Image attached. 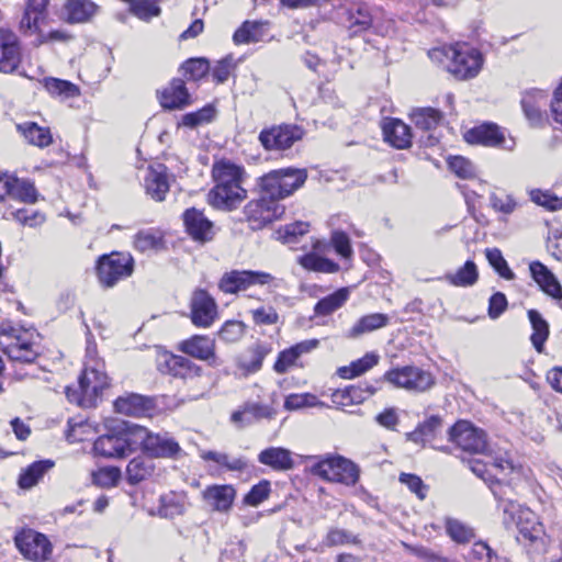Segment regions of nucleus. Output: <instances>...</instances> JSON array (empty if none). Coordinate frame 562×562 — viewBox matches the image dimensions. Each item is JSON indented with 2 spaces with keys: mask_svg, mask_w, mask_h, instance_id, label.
Segmentation results:
<instances>
[{
  "mask_svg": "<svg viewBox=\"0 0 562 562\" xmlns=\"http://www.w3.org/2000/svg\"><path fill=\"white\" fill-rule=\"evenodd\" d=\"M449 437L463 451L488 457L491 459L488 464L495 470V474L507 475L513 472L514 464L508 454L495 452L487 443L485 431L471 423L467 420L456 423L449 431Z\"/></svg>",
  "mask_w": 562,
  "mask_h": 562,
  "instance_id": "1",
  "label": "nucleus"
},
{
  "mask_svg": "<svg viewBox=\"0 0 562 562\" xmlns=\"http://www.w3.org/2000/svg\"><path fill=\"white\" fill-rule=\"evenodd\" d=\"M492 492L498 499V506L503 510L504 525L507 528L516 526L521 536L526 539H538L542 528L541 525L537 521L536 515L530 509L522 507L516 502L504 498L505 493L502 491L499 483H497L495 486H492Z\"/></svg>",
  "mask_w": 562,
  "mask_h": 562,
  "instance_id": "2",
  "label": "nucleus"
},
{
  "mask_svg": "<svg viewBox=\"0 0 562 562\" xmlns=\"http://www.w3.org/2000/svg\"><path fill=\"white\" fill-rule=\"evenodd\" d=\"M103 369L93 367L91 363L86 364L79 378L78 387H66L68 401L86 408L95 406L102 391L109 386Z\"/></svg>",
  "mask_w": 562,
  "mask_h": 562,
  "instance_id": "3",
  "label": "nucleus"
},
{
  "mask_svg": "<svg viewBox=\"0 0 562 562\" xmlns=\"http://www.w3.org/2000/svg\"><path fill=\"white\" fill-rule=\"evenodd\" d=\"M33 337L32 331L15 327L10 322L0 324V348L12 361L30 363L37 358Z\"/></svg>",
  "mask_w": 562,
  "mask_h": 562,
  "instance_id": "4",
  "label": "nucleus"
},
{
  "mask_svg": "<svg viewBox=\"0 0 562 562\" xmlns=\"http://www.w3.org/2000/svg\"><path fill=\"white\" fill-rule=\"evenodd\" d=\"M313 463L310 472L325 481L355 485L359 480V469L350 460L341 456L308 457Z\"/></svg>",
  "mask_w": 562,
  "mask_h": 562,
  "instance_id": "5",
  "label": "nucleus"
},
{
  "mask_svg": "<svg viewBox=\"0 0 562 562\" xmlns=\"http://www.w3.org/2000/svg\"><path fill=\"white\" fill-rule=\"evenodd\" d=\"M134 427L135 424L122 423L109 434L98 437L93 443L95 454L108 459H121L132 453L136 449Z\"/></svg>",
  "mask_w": 562,
  "mask_h": 562,
  "instance_id": "6",
  "label": "nucleus"
},
{
  "mask_svg": "<svg viewBox=\"0 0 562 562\" xmlns=\"http://www.w3.org/2000/svg\"><path fill=\"white\" fill-rule=\"evenodd\" d=\"M282 282V279L265 271L232 270L223 274L218 282V289L228 294L246 291L251 286H268L272 291L280 288Z\"/></svg>",
  "mask_w": 562,
  "mask_h": 562,
  "instance_id": "7",
  "label": "nucleus"
},
{
  "mask_svg": "<svg viewBox=\"0 0 562 562\" xmlns=\"http://www.w3.org/2000/svg\"><path fill=\"white\" fill-rule=\"evenodd\" d=\"M307 179L305 169L282 168L272 170L260 178V188L269 196H274L279 201L291 195L301 188Z\"/></svg>",
  "mask_w": 562,
  "mask_h": 562,
  "instance_id": "8",
  "label": "nucleus"
},
{
  "mask_svg": "<svg viewBox=\"0 0 562 562\" xmlns=\"http://www.w3.org/2000/svg\"><path fill=\"white\" fill-rule=\"evenodd\" d=\"M134 434L136 449L140 448L149 457L176 459L181 452L179 443L167 432L155 434L135 424Z\"/></svg>",
  "mask_w": 562,
  "mask_h": 562,
  "instance_id": "9",
  "label": "nucleus"
},
{
  "mask_svg": "<svg viewBox=\"0 0 562 562\" xmlns=\"http://www.w3.org/2000/svg\"><path fill=\"white\" fill-rule=\"evenodd\" d=\"M484 64L481 52L470 45L456 44L451 52V60L447 64V70L457 79L468 80L475 78Z\"/></svg>",
  "mask_w": 562,
  "mask_h": 562,
  "instance_id": "10",
  "label": "nucleus"
},
{
  "mask_svg": "<svg viewBox=\"0 0 562 562\" xmlns=\"http://www.w3.org/2000/svg\"><path fill=\"white\" fill-rule=\"evenodd\" d=\"M384 380L395 387L416 393L425 392L435 384V379L429 371L415 366L389 370L384 374Z\"/></svg>",
  "mask_w": 562,
  "mask_h": 562,
  "instance_id": "11",
  "label": "nucleus"
},
{
  "mask_svg": "<svg viewBox=\"0 0 562 562\" xmlns=\"http://www.w3.org/2000/svg\"><path fill=\"white\" fill-rule=\"evenodd\" d=\"M245 215L252 229H260L267 224L280 218L284 213V206L274 196H269L260 188V196L251 200L245 206Z\"/></svg>",
  "mask_w": 562,
  "mask_h": 562,
  "instance_id": "12",
  "label": "nucleus"
},
{
  "mask_svg": "<svg viewBox=\"0 0 562 562\" xmlns=\"http://www.w3.org/2000/svg\"><path fill=\"white\" fill-rule=\"evenodd\" d=\"M97 269L100 282L111 288L133 273L134 259L130 254L112 252L99 259Z\"/></svg>",
  "mask_w": 562,
  "mask_h": 562,
  "instance_id": "13",
  "label": "nucleus"
},
{
  "mask_svg": "<svg viewBox=\"0 0 562 562\" xmlns=\"http://www.w3.org/2000/svg\"><path fill=\"white\" fill-rule=\"evenodd\" d=\"M15 546L21 554L33 562H46L53 554V544L49 539L33 529H23L14 538Z\"/></svg>",
  "mask_w": 562,
  "mask_h": 562,
  "instance_id": "14",
  "label": "nucleus"
},
{
  "mask_svg": "<svg viewBox=\"0 0 562 562\" xmlns=\"http://www.w3.org/2000/svg\"><path fill=\"white\" fill-rule=\"evenodd\" d=\"M303 136L297 125L281 124L265 128L259 134V142L266 150H283L290 148Z\"/></svg>",
  "mask_w": 562,
  "mask_h": 562,
  "instance_id": "15",
  "label": "nucleus"
},
{
  "mask_svg": "<svg viewBox=\"0 0 562 562\" xmlns=\"http://www.w3.org/2000/svg\"><path fill=\"white\" fill-rule=\"evenodd\" d=\"M191 322L196 327L207 328L217 318L215 300L205 290H195L190 302Z\"/></svg>",
  "mask_w": 562,
  "mask_h": 562,
  "instance_id": "16",
  "label": "nucleus"
},
{
  "mask_svg": "<svg viewBox=\"0 0 562 562\" xmlns=\"http://www.w3.org/2000/svg\"><path fill=\"white\" fill-rule=\"evenodd\" d=\"M548 100V92L541 89L531 88L522 92L521 109L531 126H541L546 122Z\"/></svg>",
  "mask_w": 562,
  "mask_h": 562,
  "instance_id": "17",
  "label": "nucleus"
},
{
  "mask_svg": "<svg viewBox=\"0 0 562 562\" xmlns=\"http://www.w3.org/2000/svg\"><path fill=\"white\" fill-rule=\"evenodd\" d=\"M21 59L22 48L18 35L11 30L0 29V72H13Z\"/></svg>",
  "mask_w": 562,
  "mask_h": 562,
  "instance_id": "18",
  "label": "nucleus"
},
{
  "mask_svg": "<svg viewBox=\"0 0 562 562\" xmlns=\"http://www.w3.org/2000/svg\"><path fill=\"white\" fill-rule=\"evenodd\" d=\"M465 140L471 144H481L491 147H502L506 150H513L514 139L506 142L504 134L495 124H482L467 132Z\"/></svg>",
  "mask_w": 562,
  "mask_h": 562,
  "instance_id": "19",
  "label": "nucleus"
},
{
  "mask_svg": "<svg viewBox=\"0 0 562 562\" xmlns=\"http://www.w3.org/2000/svg\"><path fill=\"white\" fill-rule=\"evenodd\" d=\"M49 0H27L24 13L20 21V32L24 36L41 33V26L47 21V4Z\"/></svg>",
  "mask_w": 562,
  "mask_h": 562,
  "instance_id": "20",
  "label": "nucleus"
},
{
  "mask_svg": "<svg viewBox=\"0 0 562 562\" xmlns=\"http://www.w3.org/2000/svg\"><path fill=\"white\" fill-rule=\"evenodd\" d=\"M144 187L147 195L153 200L157 202L164 201L170 189L167 168L161 164L150 166L144 178Z\"/></svg>",
  "mask_w": 562,
  "mask_h": 562,
  "instance_id": "21",
  "label": "nucleus"
},
{
  "mask_svg": "<svg viewBox=\"0 0 562 562\" xmlns=\"http://www.w3.org/2000/svg\"><path fill=\"white\" fill-rule=\"evenodd\" d=\"M247 198L243 187H214L207 194L209 203L218 210L231 211L236 209Z\"/></svg>",
  "mask_w": 562,
  "mask_h": 562,
  "instance_id": "22",
  "label": "nucleus"
},
{
  "mask_svg": "<svg viewBox=\"0 0 562 562\" xmlns=\"http://www.w3.org/2000/svg\"><path fill=\"white\" fill-rule=\"evenodd\" d=\"M179 349L195 359L210 361L212 366L217 364L215 356V341L207 336L195 335L187 340H183Z\"/></svg>",
  "mask_w": 562,
  "mask_h": 562,
  "instance_id": "23",
  "label": "nucleus"
},
{
  "mask_svg": "<svg viewBox=\"0 0 562 562\" xmlns=\"http://www.w3.org/2000/svg\"><path fill=\"white\" fill-rule=\"evenodd\" d=\"M183 222L188 234L199 241L212 239L213 223L205 217L203 212L192 207L183 213Z\"/></svg>",
  "mask_w": 562,
  "mask_h": 562,
  "instance_id": "24",
  "label": "nucleus"
},
{
  "mask_svg": "<svg viewBox=\"0 0 562 562\" xmlns=\"http://www.w3.org/2000/svg\"><path fill=\"white\" fill-rule=\"evenodd\" d=\"M529 270L540 289L555 300L562 299V286L555 276L540 261H532Z\"/></svg>",
  "mask_w": 562,
  "mask_h": 562,
  "instance_id": "25",
  "label": "nucleus"
},
{
  "mask_svg": "<svg viewBox=\"0 0 562 562\" xmlns=\"http://www.w3.org/2000/svg\"><path fill=\"white\" fill-rule=\"evenodd\" d=\"M243 175V168L226 160L214 164L212 169L214 187H241Z\"/></svg>",
  "mask_w": 562,
  "mask_h": 562,
  "instance_id": "26",
  "label": "nucleus"
},
{
  "mask_svg": "<svg viewBox=\"0 0 562 562\" xmlns=\"http://www.w3.org/2000/svg\"><path fill=\"white\" fill-rule=\"evenodd\" d=\"M384 139L393 147L404 149L412 144L411 128L397 119H390L383 123Z\"/></svg>",
  "mask_w": 562,
  "mask_h": 562,
  "instance_id": "27",
  "label": "nucleus"
},
{
  "mask_svg": "<svg viewBox=\"0 0 562 562\" xmlns=\"http://www.w3.org/2000/svg\"><path fill=\"white\" fill-rule=\"evenodd\" d=\"M160 104L165 109H182L190 104V94L181 79H173L160 93Z\"/></svg>",
  "mask_w": 562,
  "mask_h": 562,
  "instance_id": "28",
  "label": "nucleus"
},
{
  "mask_svg": "<svg viewBox=\"0 0 562 562\" xmlns=\"http://www.w3.org/2000/svg\"><path fill=\"white\" fill-rule=\"evenodd\" d=\"M259 463L276 471H289L294 468L292 452L282 447H269L258 454Z\"/></svg>",
  "mask_w": 562,
  "mask_h": 562,
  "instance_id": "29",
  "label": "nucleus"
},
{
  "mask_svg": "<svg viewBox=\"0 0 562 562\" xmlns=\"http://www.w3.org/2000/svg\"><path fill=\"white\" fill-rule=\"evenodd\" d=\"M164 366L166 371L175 378L189 379L201 375V368L194 362L182 356L165 355Z\"/></svg>",
  "mask_w": 562,
  "mask_h": 562,
  "instance_id": "30",
  "label": "nucleus"
},
{
  "mask_svg": "<svg viewBox=\"0 0 562 562\" xmlns=\"http://www.w3.org/2000/svg\"><path fill=\"white\" fill-rule=\"evenodd\" d=\"M235 494L232 485H213L203 492V498L214 510L227 512L234 502Z\"/></svg>",
  "mask_w": 562,
  "mask_h": 562,
  "instance_id": "31",
  "label": "nucleus"
},
{
  "mask_svg": "<svg viewBox=\"0 0 562 562\" xmlns=\"http://www.w3.org/2000/svg\"><path fill=\"white\" fill-rule=\"evenodd\" d=\"M155 472V463L148 457L138 456L133 458L126 467V480L135 485L149 479Z\"/></svg>",
  "mask_w": 562,
  "mask_h": 562,
  "instance_id": "32",
  "label": "nucleus"
},
{
  "mask_svg": "<svg viewBox=\"0 0 562 562\" xmlns=\"http://www.w3.org/2000/svg\"><path fill=\"white\" fill-rule=\"evenodd\" d=\"M54 467L52 460L35 461L22 470L19 476V486L22 490H30L35 486L43 476Z\"/></svg>",
  "mask_w": 562,
  "mask_h": 562,
  "instance_id": "33",
  "label": "nucleus"
},
{
  "mask_svg": "<svg viewBox=\"0 0 562 562\" xmlns=\"http://www.w3.org/2000/svg\"><path fill=\"white\" fill-rule=\"evenodd\" d=\"M187 505V495L184 493L169 492L160 496L158 512L164 518H175L184 514Z\"/></svg>",
  "mask_w": 562,
  "mask_h": 562,
  "instance_id": "34",
  "label": "nucleus"
},
{
  "mask_svg": "<svg viewBox=\"0 0 562 562\" xmlns=\"http://www.w3.org/2000/svg\"><path fill=\"white\" fill-rule=\"evenodd\" d=\"M389 317L382 313H374L362 316L348 331V338H358L364 334L386 326Z\"/></svg>",
  "mask_w": 562,
  "mask_h": 562,
  "instance_id": "35",
  "label": "nucleus"
},
{
  "mask_svg": "<svg viewBox=\"0 0 562 562\" xmlns=\"http://www.w3.org/2000/svg\"><path fill=\"white\" fill-rule=\"evenodd\" d=\"M349 299V289L340 288L334 293L319 300L314 306L316 316H327L339 310Z\"/></svg>",
  "mask_w": 562,
  "mask_h": 562,
  "instance_id": "36",
  "label": "nucleus"
},
{
  "mask_svg": "<svg viewBox=\"0 0 562 562\" xmlns=\"http://www.w3.org/2000/svg\"><path fill=\"white\" fill-rule=\"evenodd\" d=\"M133 244L140 252L157 251L164 247V235L156 228L140 229L135 234Z\"/></svg>",
  "mask_w": 562,
  "mask_h": 562,
  "instance_id": "37",
  "label": "nucleus"
},
{
  "mask_svg": "<svg viewBox=\"0 0 562 562\" xmlns=\"http://www.w3.org/2000/svg\"><path fill=\"white\" fill-rule=\"evenodd\" d=\"M441 419L438 416H430L420 424L414 431L407 434V439L425 446L436 438L441 430Z\"/></svg>",
  "mask_w": 562,
  "mask_h": 562,
  "instance_id": "38",
  "label": "nucleus"
},
{
  "mask_svg": "<svg viewBox=\"0 0 562 562\" xmlns=\"http://www.w3.org/2000/svg\"><path fill=\"white\" fill-rule=\"evenodd\" d=\"M347 26L353 33H360L372 25V15L367 4L360 3L347 10Z\"/></svg>",
  "mask_w": 562,
  "mask_h": 562,
  "instance_id": "39",
  "label": "nucleus"
},
{
  "mask_svg": "<svg viewBox=\"0 0 562 562\" xmlns=\"http://www.w3.org/2000/svg\"><path fill=\"white\" fill-rule=\"evenodd\" d=\"M266 25L263 22L245 21L234 33L233 40L236 44L259 42L266 36Z\"/></svg>",
  "mask_w": 562,
  "mask_h": 562,
  "instance_id": "40",
  "label": "nucleus"
},
{
  "mask_svg": "<svg viewBox=\"0 0 562 562\" xmlns=\"http://www.w3.org/2000/svg\"><path fill=\"white\" fill-rule=\"evenodd\" d=\"M18 130L23 134L27 143L37 147H47L53 143V136L49 128L38 126L36 123L26 122L18 125Z\"/></svg>",
  "mask_w": 562,
  "mask_h": 562,
  "instance_id": "41",
  "label": "nucleus"
},
{
  "mask_svg": "<svg viewBox=\"0 0 562 562\" xmlns=\"http://www.w3.org/2000/svg\"><path fill=\"white\" fill-rule=\"evenodd\" d=\"M528 317L532 327L530 337L532 346L538 352H542L544 342L549 337V324L536 310H529Z\"/></svg>",
  "mask_w": 562,
  "mask_h": 562,
  "instance_id": "42",
  "label": "nucleus"
},
{
  "mask_svg": "<svg viewBox=\"0 0 562 562\" xmlns=\"http://www.w3.org/2000/svg\"><path fill=\"white\" fill-rule=\"evenodd\" d=\"M114 409L127 416H139L147 409V400L138 394L121 396L114 402Z\"/></svg>",
  "mask_w": 562,
  "mask_h": 562,
  "instance_id": "43",
  "label": "nucleus"
},
{
  "mask_svg": "<svg viewBox=\"0 0 562 562\" xmlns=\"http://www.w3.org/2000/svg\"><path fill=\"white\" fill-rule=\"evenodd\" d=\"M379 359L380 357L375 352H368L362 358L352 361L350 366L339 368L338 374L344 379H353L376 366Z\"/></svg>",
  "mask_w": 562,
  "mask_h": 562,
  "instance_id": "44",
  "label": "nucleus"
},
{
  "mask_svg": "<svg viewBox=\"0 0 562 562\" xmlns=\"http://www.w3.org/2000/svg\"><path fill=\"white\" fill-rule=\"evenodd\" d=\"M65 10L68 21L81 23L88 21L97 11V5L88 0H69Z\"/></svg>",
  "mask_w": 562,
  "mask_h": 562,
  "instance_id": "45",
  "label": "nucleus"
},
{
  "mask_svg": "<svg viewBox=\"0 0 562 562\" xmlns=\"http://www.w3.org/2000/svg\"><path fill=\"white\" fill-rule=\"evenodd\" d=\"M330 397L333 404L340 408L361 404L367 400V396L363 394L362 385H351L345 389L335 390Z\"/></svg>",
  "mask_w": 562,
  "mask_h": 562,
  "instance_id": "46",
  "label": "nucleus"
},
{
  "mask_svg": "<svg viewBox=\"0 0 562 562\" xmlns=\"http://www.w3.org/2000/svg\"><path fill=\"white\" fill-rule=\"evenodd\" d=\"M479 272L476 265L472 260H468L461 268L454 273L446 274L445 279L454 286H472L476 283Z\"/></svg>",
  "mask_w": 562,
  "mask_h": 562,
  "instance_id": "47",
  "label": "nucleus"
},
{
  "mask_svg": "<svg viewBox=\"0 0 562 562\" xmlns=\"http://www.w3.org/2000/svg\"><path fill=\"white\" fill-rule=\"evenodd\" d=\"M299 262L304 269L315 272L334 273L339 270L338 263L314 252L300 257Z\"/></svg>",
  "mask_w": 562,
  "mask_h": 562,
  "instance_id": "48",
  "label": "nucleus"
},
{
  "mask_svg": "<svg viewBox=\"0 0 562 562\" xmlns=\"http://www.w3.org/2000/svg\"><path fill=\"white\" fill-rule=\"evenodd\" d=\"M411 119L416 127L424 131H429L439 124L441 114L439 111L432 108H423L414 110L411 114Z\"/></svg>",
  "mask_w": 562,
  "mask_h": 562,
  "instance_id": "49",
  "label": "nucleus"
},
{
  "mask_svg": "<svg viewBox=\"0 0 562 562\" xmlns=\"http://www.w3.org/2000/svg\"><path fill=\"white\" fill-rule=\"evenodd\" d=\"M12 190L10 196L24 203H35L37 201V190L33 182L26 179H19L13 176Z\"/></svg>",
  "mask_w": 562,
  "mask_h": 562,
  "instance_id": "50",
  "label": "nucleus"
},
{
  "mask_svg": "<svg viewBox=\"0 0 562 562\" xmlns=\"http://www.w3.org/2000/svg\"><path fill=\"white\" fill-rule=\"evenodd\" d=\"M446 531L458 543H468L475 536L473 528L456 518H448L446 520Z\"/></svg>",
  "mask_w": 562,
  "mask_h": 562,
  "instance_id": "51",
  "label": "nucleus"
},
{
  "mask_svg": "<svg viewBox=\"0 0 562 562\" xmlns=\"http://www.w3.org/2000/svg\"><path fill=\"white\" fill-rule=\"evenodd\" d=\"M43 83L45 89L52 95H58L64 98H74L79 95V88L70 81L50 77L45 78Z\"/></svg>",
  "mask_w": 562,
  "mask_h": 562,
  "instance_id": "52",
  "label": "nucleus"
},
{
  "mask_svg": "<svg viewBox=\"0 0 562 562\" xmlns=\"http://www.w3.org/2000/svg\"><path fill=\"white\" fill-rule=\"evenodd\" d=\"M530 200L549 211L562 209V196L554 194L549 190L533 189L529 192Z\"/></svg>",
  "mask_w": 562,
  "mask_h": 562,
  "instance_id": "53",
  "label": "nucleus"
},
{
  "mask_svg": "<svg viewBox=\"0 0 562 562\" xmlns=\"http://www.w3.org/2000/svg\"><path fill=\"white\" fill-rule=\"evenodd\" d=\"M159 0H134L131 4V12L143 21H149L161 12Z\"/></svg>",
  "mask_w": 562,
  "mask_h": 562,
  "instance_id": "54",
  "label": "nucleus"
},
{
  "mask_svg": "<svg viewBox=\"0 0 562 562\" xmlns=\"http://www.w3.org/2000/svg\"><path fill=\"white\" fill-rule=\"evenodd\" d=\"M321 406L324 407L325 404L317 400L314 394L303 393V394H290L285 397L284 408L286 411H296L304 407H314Z\"/></svg>",
  "mask_w": 562,
  "mask_h": 562,
  "instance_id": "55",
  "label": "nucleus"
},
{
  "mask_svg": "<svg viewBox=\"0 0 562 562\" xmlns=\"http://www.w3.org/2000/svg\"><path fill=\"white\" fill-rule=\"evenodd\" d=\"M449 169L461 179H473L476 177L475 166L465 157L454 156L448 159Z\"/></svg>",
  "mask_w": 562,
  "mask_h": 562,
  "instance_id": "56",
  "label": "nucleus"
},
{
  "mask_svg": "<svg viewBox=\"0 0 562 562\" xmlns=\"http://www.w3.org/2000/svg\"><path fill=\"white\" fill-rule=\"evenodd\" d=\"M486 259L490 265L497 271V273L506 279L513 280L515 278L514 272L508 267L506 260L504 259L502 251L497 248H488L485 250Z\"/></svg>",
  "mask_w": 562,
  "mask_h": 562,
  "instance_id": "57",
  "label": "nucleus"
},
{
  "mask_svg": "<svg viewBox=\"0 0 562 562\" xmlns=\"http://www.w3.org/2000/svg\"><path fill=\"white\" fill-rule=\"evenodd\" d=\"M184 76L191 80H199L210 70V64L206 58H191L182 65Z\"/></svg>",
  "mask_w": 562,
  "mask_h": 562,
  "instance_id": "58",
  "label": "nucleus"
},
{
  "mask_svg": "<svg viewBox=\"0 0 562 562\" xmlns=\"http://www.w3.org/2000/svg\"><path fill=\"white\" fill-rule=\"evenodd\" d=\"M215 110L211 105H206L199 111L187 113L182 116L181 124L193 128L201 124L209 123L214 117Z\"/></svg>",
  "mask_w": 562,
  "mask_h": 562,
  "instance_id": "59",
  "label": "nucleus"
},
{
  "mask_svg": "<svg viewBox=\"0 0 562 562\" xmlns=\"http://www.w3.org/2000/svg\"><path fill=\"white\" fill-rule=\"evenodd\" d=\"M325 543L328 547H337L345 544H359L360 540L358 536L348 530L333 528L327 532Z\"/></svg>",
  "mask_w": 562,
  "mask_h": 562,
  "instance_id": "60",
  "label": "nucleus"
},
{
  "mask_svg": "<svg viewBox=\"0 0 562 562\" xmlns=\"http://www.w3.org/2000/svg\"><path fill=\"white\" fill-rule=\"evenodd\" d=\"M245 334V325L240 321H227L218 331V337L225 342H236Z\"/></svg>",
  "mask_w": 562,
  "mask_h": 562,
  "instance_id": "61",
  "label": "nucleus"
},
{
  "mask_svg": "<svg viewBox=\"0 0 562 562\" xmlns=\"http://www.w3.org/2000/svg\"><path fill=\"white\" fill-rule=\"evenodd\" d=\"M121 479V471L115 467L102 468L93 473V482L102 487H112L117 484Z\"/></svg>",
  "mask_w": 562,
  "mask_h": 562,
  "instance_id": "62",
  "label": "nucleus"
},
{
  "mask_svg": "<svg viewBox=\"0 0 562 562\" xmlns=\"http://www.w3.org/2000/svg\"><path fill=\"white\" fill-rule=\"evenodd\" d=\"M270 491V483L261 481L245 495L244 502L249 506H258L269 497Z\"/></svg>",
  "mask_w": 562,
  "mask_h": 562,
  "instance_id": "63",
  "label": "nucleus"
},
{
  "mask_svg": "<svg viewBox=\"0 0 562 562\" xmlns=\"http://www.w3.org/2000/svg\"><path fill=\"white\" fill-rule=\"evenodd\" d=\"M471 562H496L497 555L484 541H477L473 544L470 553Z\"/></svg>",
  "mask_w": 562,
  "mask_h": 562,
  "instance_id": "64",
  "label": "nucleus"
}]
</instances>
